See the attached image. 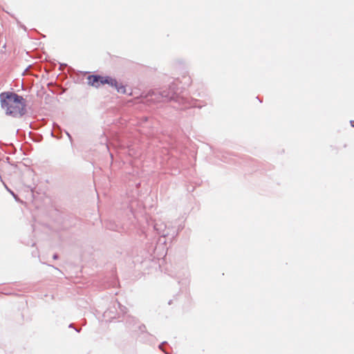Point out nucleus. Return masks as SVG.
Listing matches in <instances>:
<instances>
[{
  "label": "nucleus",
  "instance_id": "4",
  "mask_svg": "<svg viewBox=\"0 0 354 354\" xmlns=\"http://www.w3.org/2000/svg\"><path fill=\"white\" fill-rule=\"evenodd\" d=\"M352 126L354 127V121L351 122Z\"/></svg>",
  "mask_w": 354,
  "mask_h": 354
},
{
  "label": "nucleus",
  "instance_id": "3",
  "mask_svg": "<svg viewBox=\"0 0 354 354\" xmlns=\"http://www.w3.org/2000/svg\"><path fill=\"white\" fill-rule=\"evenodd\" d=\"M111 86H115V87L117 88V91H118V92H120V93H125V88H124V86H118L117 83H116V86H115V85H114V84H113V85H111Z\"/></svg>",
  "mask_w": 354,
  "mask_h": 354
},
{
  "label": "nucleus",
  "instance_id": "2",
  "mask_svg": "<svg viewBox=\"0 0 354 354\" xmlns=\"http://www.w3.org/2000/svg\"><path fill=\"white\" fill-rule=\"evenodd\" d=\"M88 82L90 85L98 88L100 86L104 85L106 84L110 85H115L116 86V80L112 79L109 77H104L100 75H89L88 77Z\"/></svg>",
  "mask_w": 354,
  "mask_h": 354
},
{
  "label": "nucleus",
  "instance_id": "1",
  "mask_svg": "<svg viewBox=\"0 0 354 354\" xmlns=\"http://www.w3.org/2000/svg\"><path fill=\"white\" fill-rule=\"evenodd\" d=\"M1 107L6 113L12 116H21L25 113L26 100L17 93L4 92L0 95Z\"/></svg>",
  "mask_w": 354,
  "mask_h": 354
}]
</instances>
